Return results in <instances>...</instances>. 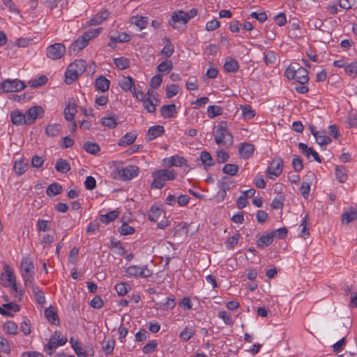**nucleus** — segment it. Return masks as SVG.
<instances>
[{
    "label": "nucleus",
    "instance_id": "obj_12",
    "mask_svg": "<svg viewBox=\"0 0 357 357\" xmlns=\"http://www.w3.org/2000/svg\"><path fill=\"white\" fill-rule=\"evenodd\" d=\"M172 23H171V25L174 29H178L179 26L177 25V24L185 25L188 22V17H186L185 12L183 10L174 11L172 13Z\"/></svg>",
    "mask_w": 357,
    "mask_h": 357
},
{
    "label": "nucleus",
    "instance_id": "obj_63",
    "mask_svg": "<svg viewBox=\"0 0 357 357\" xmlns=\"http://www.w3.org/2000/svg\"><path fill=\"white\" fill-rule=\"evenodd\" d=\"M20 329L24 335H29L31 333L30 321L27 319H25L21 324Z\"/></svg>",
    "mask_w": 357,
    "mask_h": 357
},
{
    "label": "nucleus",
    "instance_id": "obj_21",
    "mask_svg": "<svg viewBox=\"0 0 357 357\" xmlns=\"http://www.w3.org/2000/svg\"><path fill=\"white\" fill-rule=\"evenodd\" d=\"M135 79L128 76V77H123L119 82V85L121 89L124 91H132V88L135 86Z\"/></svg>",
    "mask_w": 357,
    "mask_h": 357
},
{
    "label": "nucleus",
    "instance_id": "obj_60",
    "mask_svg": "<svg viewBox=\"0 0 357 357\" xmlns=\"http://www.w3.org/2000/svg\"><path fill=\"white\" fill-rule=\"evenodd\" d=\"M241 109L245 119H251L255 116V112L250 105L242 106Z\"/></svg>",
    "mask_w": 357,
    "mask_h": 357
},
{
    "label": "nucleus",
    "instance_id": "obj_1",
    "mask_svg": "<svg viewBox=\"0 0 357 357\" xmlns=\"http://www.w3.org/2000/svg\"><path fill=\"white\" fill-rule=\"evenodd\" d=\"M213 136L217 144L228 147L234 143L233 135L228 130L226 121H221L214 128Z\"/></svg>",
    "mask_w": 357,
    "mask_h": 357
},
{
    "label": "nucleus",
    "instance_id": "obj_47",
    "mask_svg": "<svg viewBox=\"0 0 357 357\" xmlns=\"http://www.w3.org/2000/svg\"><path fill=\"white\" fill-rule=\"evenodd\" d=\"M101 123L109 128H114L118 125L117 119L114 116L103 117L101 119Z\"/></svg>",
    "mask_w": 357,
    "mask_h": 357
},
{
    "label": "nucleus",
    "instance_id": "obj_11",
    "mask_svg": "<svg viewBox=\"0 0 357 357\" xmlns=\"http://www.w3.org/2000/svg\"><path fill=\"white\" fill-rule=\"evenodd\" d=\"M44 115V109L41 106L30 107L26 112V125L33 124L36 119H41Z\"/></svg>",
    "mask_w": 357,
    "mask_h": 357
},
{
    "label": "nucleus",
    "instance_id": "obj_28",
    "mask_svg": "<svg viewBox=\"0 0 357 357\" xmlns=\"http://www.w3.org/2000/svg\"><path fill=\"white\" fill-rule=\"evenodd\" d=\"M274 237L272 232L261 236L257 241V245L259 248L269 246L273 241Z\"/></svg>",
    "mask_w": 357,
    "mask_h": 357
},
{
    "label": "nucleus",
    "instance_id": "obj_27",
    "mask_svg": "<svg viewBox=\"0 0 357 357\" xmlns=\"http://www.w3.org/2000/svg\"><path fill=\"white\" fill-rule=\"evenodd\" d=\"M61 126L59 123L48 124L45 128V133L50 137L58 136L61 132Z\"/></svg>",
    "mask_w": 357,
    "mask_h": 357
},
{
    "label": "nucleus",
    "instance_id": "obj_32",
    "mask_svg": "<svg viewBox=\"0 0 357 357\" xmlns=\"http://www.w3.org/2000/svg\"><path fill=\"white\" fill-rule=\"evenodd\" d=\"M83 149L92 155H96L100 151V146L96 142H86L83 145Z\"/></svg>",
    "mask_w": 357,
    "mask_h": 357
},
{
    "label": "nucleus",
    "instance_id": "obj_23",
    "mask_svg": "<svg viewBox=\"0 0 357 357\" xmlns=\"http://www.w3.org/2000/svg\"><path fill=\"white\" fill-rule=\"evenodd\" d=\"M167 161L169 167H182L187 166V160L178 155H173L169 158L165 159Z\"/></svg>",
    "mask_w": 357,
    "mask_h": 357
},
{
    "label": "nucleus",
    "instance_id": "obj_13",
    "mask_svg": "<svg viewBox=\"0 0 357 357\" xmlns=\"http://www.w3.org/2000/svg\"><path fill=\"white\" fill-rule=\"evenodd\" d=\"M164 132L165 128L162 126L157 125L151 126L149 128L146 134V139L147 142L152 141L155 138L162 135Z\"/></svg>",
    "mask_w": 357,
    "mask_h": 357
},
{
    "label": "nucleus",
    "instance_id": "obj_52",
    "mask_svg": "<svg viewBox=\"0 0 357 357\" xmlns=\"http://www.w3.org/2000/svg\"><path fill=\"white\" fill-rule=\"evenodd\" d=\"M357 219V212L356 211H350V212H344L342 215V221L347 224L350 223L351 222Z\"/></svg>",
    "mask_w": 357,
    "mask_h": 357
},
{
    "label": "nucleus",
    "instance_id": "obj_55",
    "mask_svg": "<svg viewBox=\"0 0 357 357\" xmlns=\"http://www.w3.org/2000/svg\"><path fill=\"white\" fill-rule=\"evenodd\" d=\"M292 166L294 169L299 172L303 169V160L301 156L294 155L292 160Z\"/></svg>",
    "mask_w": 357,
    "mask_h": 357
},
{
    "label": "nucleus",
    "instance_id": "obj_10",
    "mask_svg": "<svg viewBox=\"0 0 357 357\" xmlns=\"http://www.w3.org/2000/svg\"><path fill=\"white\" fill-rule=\"evenodd\" d=\"M90 38L85 33L76 40H75L69 47L70 54L76 55L80 50L84 49L89 43Z\"/></svg>",
    "mask_w": 357,
    "mask_h": 357
},
{
    "label": "nucleus",
    "instance_id": "obj_5",
    "mask_svg": "<svg viewBox=\"0 0 357 357\" xmlns=\"http://www.w3.org/2000/svg\"><path fill=\"white\" fill-rule=\"evenodd\" d=\"M26 84L18 79H6L0 83V94L15 93L24 89Z\"/></svg>",
    "mask_w": 357,
    "mask_h": 357
},
{
    "label": "nucleus",
    "instance_id": "obj_14",
    "mask_svg": "<svg viewBox=\"0 0 357 357\" xmlns=\"http://www.w3.org/2000/svg\"><path fill=\"white\" fill-rule=\"evenodd\" d=\"M298 146V149L301 150L302 153L305 155V157L309 158L310 155H312L316 162L319 163L321 162V158L312 148H309L307 144L302 142H300Z\"/></svg>",
    "mask_w": 357,
    "mask_h": 357
},
{
    "label": "nucleus",
    "instance_id": "obj_4",
    "mask_svg": "<svg viewBox=\"0 0 357 357\" xmlns=\"http://www.w3.org/2000/svg\"><path fill=\"white\" fill-rule=\"evenodd\" d=\"M151 176L153 178L151 188L162 189L165 186V181H172L176 178V173L174 170L157 169Z\"/></svg>",
    "mask_w": 357,
    "mask_h": 357
},
{
    "label": "nucleus",
    "instance_id": "obj_61",
    "mask_svg": "<svg viewBox=\"0 0 357 357\" xmlns=\"http://www.w3.org/2000/svg\"><path fill=\"white\" fill-rule=\"evenodd\" d=\"M135 228L130 226L128 223L124 222L119 229V231L121 235H130L135 232Z\"/></svg>",
    "mask_w": 357,
    "mask_h": 357
},
{
    "label": "nucleus",
    "instance_id": "obj_51",
    "mask_svg": "<svg viewBox=\"0 0 357 357\" xmlns=\"http://www.w3.org/2000/svg\"><path fill=\"white\" fill-rule=\"evenodd\" d=\"M194 335H195V331L192 328L187 326L180 333L179 337L183 341H188Z\"/></svg>",
    "mask_w": 357,
    "mask_h": 357
},
{
    "label": "nucleus",
    "instance_id": "obj_45",
    "mask_svg": "<svg viewBox=\"0 0 357 357\" xmlns=\"http://www.w3.org/2000/svg\"><path fill=\"white\" fill-rule=\"evenodd\" d=\"M47 80L48 79L45 75H40L36 79L30 80L28 84L32 88H37L45 85Z\"/></svg>",
    "mask_w": 357,
    "mask_h": 357
},
{
    "label": "nucleus",
    "instance_id": "obj_53",
    "mask_svg": "<svg viewBox=\"0 0 357 357\" xmlns=\"http://www.w3.org/2000/svg\"><path fill=\"white\" fill-rule=\"evenodd\" d=\"M142 102H144V107L148 112L153 113L155 111V106L158 102L154 103L153 100L150 99V98H146L144 100H142Z\"/></svg>",
    "mask_w": 357,
    "mask_h": 357
},
{
    "label": "nucleus",
    "instance_id": "obj_7",
    "mask_svg": "<svg viewBox=\"0 0 357 357\" xmlns=\"http://www.w3.org/2000/svg\"><path fill=\"white\" fill-rule=\"evenodd\" d=\"M65 52L66 47L63 43H54L47 48V56L53 60L61 59Z\"/></svg>",
    "mask_w": 357,
    "mask_h": 357
},
{
    "label": "nucleus",
    "instance_id": "obj_56",
    "mask_svg": "<svg viewBox=\"0 0 357 357\" xmlns=\"http://www.w3.org/2000/svg\"><path fill=\"white\" fill-rule=\"evenodd\" d=\"M241 238L240 234H236L227 238L226 241V247L228 249H233L238 243Z\"/></svg>",
    "mask_w": 357,
    "mask_h": 357
},
{
    "label": "nucleus",
    "instance_id": "obj_24",
    "mask_svg": "<svg viewBox=\"0 0 357 357\" xmlns=\"http://www.w3.org/2000/svg\"><path fill=\"white\" fill-rule=\"evenodd\" d=\"M176 113L174 104L165 105L160 108L161 116L165 119H170Z\"/></svg>",
    "mask_w": 357,
    "mask_h": 357
},
{
    "label": "nucleus",
    "instance_id": "obj_18",
    "mask_svg": "<svg viewBox=\"0 0 357 357\" xmlns=\"http://www.w3.org/2000/svg\"><path fill=\"white\" fill-rule=\"evenodd\" d=\"M109 15V12L107 9H102L100 12L96 13L93 18L89 20L90 25H98L107 20Z\"/></svg>",
    "mask_w": 357,
    "mask_h": 357
},
{
    "label": "nucleus",
    "instance_id": "obj_62",
    "mask_svg": "<svg viewBox=\"0 0 357 357\" xmlns=\"http://www.w3.org/2000/svg\"><path fill=\"white\" fill-rule=\"evenodd\" d=\"M179 91V86L176 84H171L166 89V96L168 98H172L173 96L178 94Z\"/></svg>",
    "mask_w": 357,
    "mask_h": 357
},
{
    "label": "nucleus",
    "instance_id": "obj_3",
    "mask_svg": "<svg viewBox=\"0 0 357 357\" xmlns=\"http://www.w3.org/2000/svg\"><path fill=\"white\" fill-rule=\"evenodd\" d=\"M86 63L84 60L77 59L71 63L65 73V82L67 84H71L84 72Z\"/></svg>",
    "mask_w": 357,
    "mask_h": 357
},
{
    "label": "nucleus",
    "instance_id": "obj_22",
    "mask_svg": "<svg viewBox=\"0 0 357 357\" xmlns=\"http://www.w3.org/2000/svg\"><path fill=\"white\" fill-rule=\"evenodd\" d=\"M11 121L14 125L20 126L22 124H26V114L22 112L15 110L10 113Z\"/></svg>",
    "mask_w": 357,
    "mask_h": 357
},
{
    "label": "nucleus",
    "instance_id": "obj_17",
    "mask_svg": "<svg viewBox=\"0 0 357 357\" xmlns=\"http://www.w3.org/2000/svg\"><path fill=\"white\" fill-rule=\"evenodd\" d=\"M94 84L97 91L105 92L109 89L110 81L104 76L100 75L96 79Z\"/></svg>",
    "mask_w": 357,
    "mask_h": 357
},
{
    "label": "nucleus",
    "instance_id": "obj_46",
    "mask_svg": "<svg viewBox=\"0 0 357 357\" xmlns=\"http://www.w3.org/2000/svg\"><path fill=\"white\" fill-rule=\"evenodd\" d=\"M3 329L9 335H16L17 333V325L13 321H8L3 325Z\"/></svg>",
    "mask_w": 357,
    "mask_h": 357
},
{
    "label": "nucleus",
    "instance_id": "obj_48",
    "mask_svg": "<svg viewBox=\"0 0 357 357\" xmlns=\"http://www.w3.org/2000/svg\"><path fill=\"white\" fill-rule=\"evenodd\" d=\"M238 166L235 164H227L222 168V172L229 176H235L238 171Z\"/></svg>",
    "mask_w": 357,
    "mask_h": 357
},
{
    "label": "nucleus",
    "instance_id": "obj_59",
    "mask_svg": "<svg viewBox=\"0 0 357 357\" xmlns=\"http://www.w3.org/2000/svg\"><path fill=\"white\" fill-rule=\"evenodd\" d=\"M166 41L168 42L169 44L165 45L161 51V54L165 55L167 58L170 57L174 51V47L170 44V40L169 38H165Z\"/></svg>",
    "mask_w": 357,
    "mask_h": 357
},
{
    "label": "nucleus",
    "instance_id": "obj_36",
    "mask_svg": "<svg viewBox=\"0 0 357 357\" xmlns=\"http://www.w3.org/2000/svg\"><path fill=\"white\" fill-rule=\"evenodd\" d=\"M222 113L223 109L218 105H210L207 108V114L210 119L220 116Z\"/></svg>",
    "mask_w": 357,
    "mask_h": 357
},
{
    "label": "nucleus",
    "instance_id": "obj_15",
    "mask_svg": "<svg viewBox=\"0 0 357 357\" xmlns=\"http://www.w3.org/2000/svg\"><path fill=\"white\" fill-rule=\"evenodd\" d=\"M255 146L250 143L242 144L239 148L238 152L240 157L243 159H248L254 153Z\"/></svg>",
    "mask_w": 357,
    "mask_h": 357
},
{
    "label": "nucleus",
    "instance_id": "obj_33",
    "mask_svg": "<svg viewBox=\"0 0 357 357\" xmlns=\"http://www.w3.org/2000/svg\"><path fill=\"white\" fill-rule=\"evenodd\" d=\"M70 342L71 343L72 347L75 350L76 354L79 357H87L86 356V352H85V350L82 347V344L80 342L77 340H74L73 337L70 338Z\"/></svg>",
    "mask_w": 357,
    "mask_h": 357
},
{
    "label": "nucleus",
    "instance_id": "obj_6",
    "mask_svg": "<svg viewBox=\"0 0 357 357\" xmlns=\"http://www.w3.org/2000/svg\"><path fill=\"white\" fill-rule=\"evenodd\" d=\"M283 160L281 158H274L268 168L266 169V175L269 178L273 179L279 176L283 170Z\"/></svg>",
    "mask_w": 357,
    "mask_h": 357
},
{
    "label": "nucleus",
    "instance_id": "obj_25",
    "mask_svg": "<svg viewBox=\"0 0 357 357\" xmlns=\"http://www.w3.org/2000/svg\"><path fill=\"white\" fill-rule=\"evenodd\" d=\"M236 186L235 181L233 178L225 176L221 178L219 183L220 190H223V192L225 194V191L229 190Z\"/></svg>",
    "mask_w": 357,
    "mask_h": 357
},
{
    "label": "nucleus",
    "instance_id": "obj_31",
    "mask_svg": "<svg viewBox=\"0 0 357 357\" xmlns=\"http://www.w3.org/2000/svg\"><path fill=\"white\" fill-rule=\"evenodd\" d=\"M162 213V210L156 205H153L148 214V220L152 222H156Z\"/></svg>",
    "mask_w": 357,
    "mask_h": 357
},
{
    "label": "nucleus",
    "instance_id": "obj_34",
    "mask_svg": "<svg viewBox=\"0 0 357 357\" xmlns=\"http://www.w3.org/2000/svg\"><path fill=\"white\" fill-rule=\"evenodd\" d=\"M114 289L119 296H123L131 290V287L129 284L121 282L117 283L115 285Z\"/></svg>",
    "mask_w": 357,
    "mask_h": 357
},
{
    "label": "nucleus",
    "instance_id": "obj_41",
    "mask_svg": "<svg viewBox=\"0 0 357 357\" xmlns=\"http://www.w3.org/2000/svg\"><path fill=\"white\" fill-rule=\"evenodd\" d=\"M347 169L344 166H337L335 168V175L337 179L340 183H344L347 179Z\"/></svg>",
    "mask_w": 357,
    "mask_h": 357
},
{
    "label": "nucleus",
    "instance_id": "obj_54",
    "mask_svg": "<svg viewBox=\"0 0 357 357\" xmlns=\"http://www.w3.org/2000/svg\"><path fill=\"white\" fill-rule=\"evenodd\" d=\"M158 347V342L156 340L149 341L146 345L142 348V351L144 354H152L153 353Z\"/></svg>",
    "mask_w": 357,
    "mask_h": 357
},
{
    "label": "nucleus",
    "instance_id": "obj_26",
    "mask_svg": "<svg viewBox=\"0 0 357 357\" xmlns=\"http://www.w3.org/2000/svg\"><path fill=\"white\" fill-rule=\"evenodd\" d=\"M119 213L120 212L118 210H113L106 214L100 215L99 220L102 223L107 225L117 218Z\"/></svg>",
    "mask_w": 357,
    "mask_h": 357
},
{
    "label": "nucleus",
    "instance_id": "obj_49",
    "mask_svg": "<svg viewBox=\"0 0 357 357\" xmlns=\"http://www.w3.org/2000/svg\"><path fill=\"white\" fill-rule=\"evenodd\" d=\"M59 347L56 342V340L52 337L49 340L48 343L45 345V351L48 355H52L56 347Z\"/></svg>",
    "mask_w": 357,
    "mask_h": 357
},
{
    "label": "nucleus",
    "instance_id": "obj_42",
    "mask_svg": "<svg viewBox=\"0 0 357 357\" xmlns=\"http://www.w3.org/2000/svg\"><path fill=\"white\" fill-rule=\"evenodd\" d=\"M111 246L112 248L114 249V252L119 255L123 256L126 253V250L124 246L121 243V242L115 241L114 238L111 239Z\"/></svg>",
    "mask_w": 357,
    "mask_h": 357
},
{
    "label": "nucleus",
    "instance_id": "obj_29",
    "mask_svg": "<svg viewBox=\"0 0 357 357\" xmlns=\"http://www.w3.org/2000/svg\"><path fill=\"white\" fill-rule=\"evenodd\" d=\"M22 273H33L34 264L29 257H23L21 262Z\"/></svg>",
    "mask_w": 357,
    "mask_h": 357
},
{
    "label": "nucleus",
    "instance_id": "obj_16",
    "mask_svg": "<svg viewBox=\"0 0 357 357\" xmlns=\"http://www.w3.org/2000/svg\"><path fill=\"white\" fill-rule=\"evenodd\" d=\"M137 137V135L133 132H127L118 141L119 146H126L132 144Z\"/></svg>",
    "mask_w": 357,
    "mask_h": 357
},
{
    "label": "nucleus",
    "instance_id": "obj_57",
    "mask_svg": "<svg viewBox=\"0 0 357 357\" xmlns=\"http://www.w3.org/2000/svg\"><path fill=\"white\" fill-rule=\"evenodd\" d=\"M315 139L317 142L321 146H326L332 142L331 139L328 136L322 134L321 132H320V133L317 135V137H315Z\"/></svg>",
    "mask_w": 357,
    "mask_h": 357
},
{
    "label": "nucleus",
    "instance_id": "obj_37",
    "mask_svg": "<svg viewBox=\"0 0 357 357\" xmlns=\"http://www.w3.org/2000/svg\"><path fill=\"white\" fill-rule=\"evenodd\" d=\"M160 73L167 74L173 69V63L170 60L161 62L157 67Z\"/></svg>",
    "mask_w": 357,
    "mask_h": 357
},
{
    "label": "nucleus",
    "instance_id": "obj_39",
    "mask_svg": "<svg viewBox=\"0 0 357 357\" xmlns=\"http://www.w3.org/2000/svg\"><path fill=\"white\" fill-rule=\"evenodd\" d=\"M200 160L204 166L211 167L215 165V162L211 154L206 151H202L200 153Z\"/></svg>",
    "mask_w": 357,
    "mask_h": 357
},
{
    "label": "nucleus",
    "instance_id": "obj_8",
    "mask_svg": "<svg viewBox=\"0 0 357 357\" xmlns=\"http://www.w3.org/2000/svg\"><path fill=\"white\" fill-rule=\"evenodd\" d=\"M119 178L122 181H129L137 176L139 174V168L135 165H129L126 167L117 169Z\"/></svg>",
    "mask_w": 357,
    "mask_h": 357
},
{
    "label": "nucleus",
    "instance_id": "obj_44",
    "mask_svg": "<svg viewBox=\"0 0 357 357\" xmlns=\"http://www.w3.org/2000/svg\"><path fill=\"white\" fill-rule=\"evenodd\" d=\"M109 38L113 43H125L130 40V36L127 33L123 32L117 35H110Z\"/></svg>",
    "mask_w": 357,
    "mask_h": 357
},
{
    "label": "nucleus",
    "instance_id": "obj_43",
    "mask_svg": "<svg viewBox=\"0 0 357 357\" xmlns=\"http://www.w3.org/2000/svg\"><path fill=\"white\" fill-rule=\"evenodd\" d=\"M238 67V61L234 59L227 61L224 64V68L228 73L236 72Z\"/></svg>",
    "mask_w": 357,
    "mask_h": 357
},
{
    "label": "nucleus",
    "instance_id": "obj_30",
    "mask_svg": "<svg viewBox=\"0 0 357 357\" xmlns=\"http://www.w3.org/2000/svg\"><path fill=\"white\" fill-rule=\"evenodd\" d=\"M62 192V186L59 183H53L50 184L46 189V194L49 197H53L61 194Z\"/></svg>",
    "mask_w": 357,
    "mask_h": 357
},
{
    "label": "nucleus",
    "instance_id": "obj_64",
    "mask_svg": "<svg viewBox=\"0 0 357 357\" xmlns=\"http://www.w3.org/2000/svg\"><path fill=\"white\" fill-rule=\"evenodd\" d=\"M345 72L349 75H351L352 74L357 75V61H354L346 65Z\"/></svg>",
    "mask_w": 357,
    "mask_h": 357
},
{
    "label": "nucleus",
    "instance_id": "obj_50",
    "mask_svg": "<svg viewBox=\"0 0 357 357\" xmlns=\"http://www.w3.org/2000/svg\"><path fill=\"white\" fill-rule=\"evenodd\" d=\"M132 23L135 24L140 29L146 27L148 23V17H134L132 18Z\"/></svg>",
    "mask_w": 357,
    "mask_h": 357
},
{
    "label": "nucleus",
    "instance_id": "obj_58",
    "mask_svg": "<svg viewBox=\"0 0 357 357\" xmlns=\"http://www.w3.org/2000/svg\"><path fill=\"white\" fill-rule=\"evenodd\" d=\"M284 197L282 195L275 197L271 204V206L273 209H280L283 207Z\"/></svg>",
    "mask_w": 357,
    "mask_h": 357
},
{
    "label": "nucleus",
    "instance_id": "obj_20",
    "mask_svg": "<svg viewBox=\"0 0 357 357\" xmlns=\"http://www.w3.org/2000/svg\"><path fill=\"white\" fill-rule=\"evenodd\" d=\"M45 317L48 321L54 325H59L60 323L59 318L56 310L52 307H47L44 312Z\"/></svg>",
    "mask_w": 357,
    "mask_h": 357
},
{
    "label": "nucleus",
    "instance_id": "obj_40",
    "mask_svg": "<svg viewBox=\"0 0 357 357\" xmlns=\"http://www.w3.org/2000/svg\"><path fill=\"white\" fill-rule=\"evenodd\" d=\"M114 63L120 70H125L130 67V60L126 57H119L114 59Z\"/></svg>",
    "mask_w": 357,
    "mask_h": 357
},
{
    "label": "nucleus",
    "instance_id": "obj_2",
    "mask_svg": "<svg viewBox=\"0 0 357 357\" xmlns=\"http://www.w3.org/2000/svg\"><path fill=\"white\" fill-rule=\"evenodd\" d=\"M285 74L289 79H296L300 84H305L309 81L308 70L297 63L290 64Z\"/></svg>",
    "mask_w": 357,
    "mask_h": 357
},
{
    "label": "nucleus",
    "instance_id": "obj_38",
    "mask_svg": "<svg viewBox=\"0 0 357 357\" xmlns=\"http://www.w3.org/2000/svg\"><path fill=\"white\" fill-rule=\"evenodd\" d=\"M29 164L27 162H24L22 160L15 161L14 165L15 174L19 176L23 174L27 170Z\"/></svg>",
    "mask_w": 357,
    "mask_h": 357
},
{
    "label": "nucleus",
    "instance_id": "obj_35",
    "mask_svg": "<svg viewBox=\"0 0 357 357\" xmlns=\"http://www.w3.org/2000/svg\"><path fill=\"white\" fill-rule=\"evenodd\" d=\"M55 169L59 172L67 173L70 170V166L66 160L61 158L56 161L55 165Z\"/></svg>",
    "mask_w": 357,
    "mask_h": 357
},
{
    "label": "nucleus",
    "instance_id": "obj_19",
    "mask_svg": "<svg viewBox=\"0 0 357 357\" xmlns=\"http://www.w3.org/2000/svg\"><path fill=\"white\" fill-rule=\"evenodd\" d=\"M65 119L68 121L74 120L75 115L77 113V105L73 102H69L64 109Z\"/></svg>",
    "mask_w": 357,
    "mask_h": 357
},
{
    "label": "nucleus",
    "instance_id": "obj_9",
    "mask_svg": "<svg viewBox=\"0 0 357 357\" xmlns=\"http://www.w3.org/2000/svg\"><path fill=\"white\" fill-rule=\"evenodd\" d=\"M126 273L130 276L140 277L146 278L152 275V272L147 268L146 266H130L126 269Z\"/></svg>",
    "mask_w": 357,
    "mask_h": 357
}]
</instances>
